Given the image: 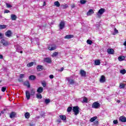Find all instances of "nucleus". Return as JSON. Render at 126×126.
I'll return each instance as SVG.
<instances>
[{
  "mask_svg": "<svg viewBox=\"0 0 126 126\" xmlns=\"http://www.w3.org/2000/svg\"><path fill=\"white\" fill-rule=\"evenodd\" d=\"M34 126V125H33V124H30V126Z\"/></svg>",
  "mask_w": 126,
  "mask_h": 126,
  "instance_id": "obj_59",
  "label": "nucleus"
},
{
  "mask_svg": "<svg viewBox=\"0 0 126 126\" xmlns=\"http://www.w3.org/2000/svg\"><path fill=\"white\" fill-rule=\"evenodd\" d=\"M11 20H16V19H17V17L16 16V15H15L14 14H11Z\"/></svg>",
  "mask_w": 126,
  "mask_h": 126,
  "instance_id": "obj_20",
  "label": "nucleus"
},
{
  "mask_svg": "<svg viewBox=\"0 0 126 126\" xmlns=\"http://www.w3.org/2000/svg\"><path fill=\"white\" fill-rule=\"evenodd\" d=\"M124 46H126V41H125V42H124Z\"/></svg>",
  "mask_w": 126,
  "mask_h": 126,
  "instance_id": "obj_60",
  "label": "nucleus"
},
{
  "mask_svg": "<svg viewBox=\"0 0 126 126\" xmlns=\"http://www.w3.org/2000/svg\"><path fill=\"white\" fill-rule=\"evenodd\" d=\"M25 76V74H20V78H23Z\"/></svg>",
  "mask_w": 126,
  "mask_h": 126,
  "instance_id": "obj_46",
  "label": "nucleus"
},
{
  "mask_svg": "<svg viewBox=\"0 0 126 126\" xmlns=\"http://www.w3.org/2000/svg\"><path fill=\"white\" fill-rule=\"evenodd\" d=\"M83 101L84 103H88V98H87L86 97H84Z\"/></svg>",
  "mask_w": 126,
  "mask_h": 126,
  "instance_id": "obj_38",
  "label": "nucleus"
},
{
  "mask_svg": "<svg viewBox=\"0 0 126 126\" xmlns=\"http://www.w3.org/2000/svg\"><path fill=\"white\" fill-rule=\"evenodd\" d=\"M37 119H39V118H40V117H37Z\"/></svg>",
  "mask_w": 126,
  "mask_h": 126,
  "instance_id": "obj_64",
  "label": "nucleus"
},
{
  "mask_svg": "<svg viewBox=\"0 0 126 126\" xmlns=\"http://www.w3.org/2000/svg\"><path fill=\"white\" fill-rule=\"evenodd\" d=\"M5 35L6 37H8L9 38L12 36V32H11V31L10 30H8L5 32Z\"/></svg>",
  "mask_w": 126,
  "mask_h": 126,
  "instance_id": "obj_4",
  "label": "nucleus"
},
{
  "mask_svg": "<svg viewBox=\"0 0 126 126\" xmlns=\"http://www.w3.org/2000/svg\"><path fill=\"white\" fill-rule=\"evenodd\" d=\"M50 102H51V100H50V99H45V103H46L47 105V104H49Z\"/></svg>",
  "mask_w": 126,
  "mask_h": 126,
  "instance_id": "obj_43",
  "label": "nucleus"
},
{
  "mask_svg": "<svg viewBox=\"0 0 126 126\" xmlns=\"http://www.w3.org/2000/svg\"><path fill=\"white\" fill-rule=\"evenodd\" d=\"M58 55H59V53L55 52L52 54V57H53V58H54V57H57V56H58Z\"/></svg>",
  "mask_w": 126,
  "mask_h": 126,
  "instance_id": "obj_37",
  "label": "nucleus"
},
{
  "mask_svg": "<svg viewBox=\"0 0 126 126\" xmlns=\"http://www.w3.org/2000/svg\"><path fill=\"white\" fill-rule=\"evenodd\" d=\"M60 118L62 121H66V116L65 115H60Z\"/></svg>",
  "mask_w": 126,
  "mask_h": 126,
  "instance_id": "obj_21",
  "label": "nucleus"
},
{
  "mask_svg": "<svg viewBox=\"0 0 126 126\" xmlns=\"http://www.w3.org/2000/svg\"><path fill=\"white\" fill-rule=\"evenodd\" d=\"M118 123L119 122H118V121L117 120L113 121V124L114 125H117V124H118Z\"/></svg>",
  "mask_w": 126,
  "mask_h": 126,
  "instance_id": "obj_47",
  "label": "nucleus"
},
{
  "mask_svg": "<svg viewBox=\"0 0 126 126\" xmlns=\"http://www.w3.org/2000/svg\"><path fill=\"white\" fill-rule=\"evenodd\" d=\"M120 73L122 74H126V69H122L120 70Z\"/></svg>",
  "mask_w": 126,
  "mask_h": 126,
  "instance_id": "obj_39",
  "label": "nucleus"
},
{
  "mask_svg": "<svg viewBox=\"0 0 126 126\" xmlns=\"http://www.w3.org/2000/svg\"><path fill=\"white\" fill-rule=\"evenodd\" d=\"M44 62L48 63H52V59L50 58H46L44 59Z\"/></svg>",
  "mask_w": 126,
  "mask_h": 126,
  "instance_id": "obj_13",
  "label": "nucleus"
},
{
  "mask_svg": "<svg viewBox=\"0 0 126 126\" xmlns=\"http://www.w3.org/2000/svg\"><path fill=\"white\" fill-rule=\"evenodd\" d=\"M100 60H95V61H94V64L95 65H100Z\"/></svg>",
  "mask_w": 126,
  "mask_h": 126,
  "instance_id": "obj_25",
  "label": "nucleus"
},
{
  "mask_svg": "<svg viewBox=\"0 0 126 126\" xmlns=\"http://www.w3.org/2000/svg\"><path fill=\"white\" fill-rule=\"evenodd\" d=\"M0 44L4 46V47H7V46H9L10 43L8 42V41L4 39H2L0 41Z\"/></svg>",
  "mask_w": 126,
  "mask_h": 126,
  "instance_id": "obj_1",
  "label": "nucleus"
},
{
  "mask_svg": "<svg viewBox=\"0 0 126 126\" xmlns=\"http://www.w3.org/2000/svg\"><path fill=\"white\" fill-rule=\"evenodd\" d=\"M99 107H100V103L97 101L94 102L92 106L93 109H98Z\"/></svg>",
  "mask_w": 126,
  "mask_h": 126,
  "instance_id": "obj_3",
  "label": "nucleus"
},
{
  "mask_svg": "<svg viewBox=\"0 0 126 126\" xmlns=\"http://www.w3.org/2000/svg\"><path fill=\"white\" fill-rule=\"evenodd\" d=\"M55 5L56 6H57V7H60L61 6V3H60V2L59 1H56L54 2Z\"/></svg>",
  "mask_w": 126,
  "mask_h": 126,
  "instance_id": "obj_26",
  "label": "nucleus"
},
{
  "mask_svg": "<svg viewBox=\"0 0 126 126\" xmlns=\"http://www.w3.org/2000/svg\"><path fill=\"white\" fill-rule=\"evenodd\" d=\"M107 53L109 55H114V54L115 53V50H114L112 48H108L107 49Z\"/></svg>",
  "mask_w": 126,
  "mask_h": 126,
  "instance_id": "obj_8",
  "label": "nucleus"
},
{
  "mask_svg": "<svg viewBox=\"0 0 126 126\" xmlns=\"http://www.w3.org/2000/svg\"><path fill=\"white\" fill-rule=\"evenodd\" d=\"M125 60H126V58L124 56H121L118 57L119 62H123V61H125Z\"/></svg>",
  "mask_w": 126,
  "mask_h": 126,
  "instance_id": "obj_16",
  "label": "nucleus"
},
{
  "mask_svg": "<svg viewBox=\"0 0 126 126\" xmlns=\"http://www.w3.org/2000/svg\"><path fill=\"white\" fill-rule=\"evenodd\" d=\"M41 117H44V116H45V112H41Z\"/></svg>",
  "mask_w": 126,
  "mask_h": 126,
  "instance_id": "obj_50",
  "label": "nucleus"
},
{
  "mask_svg": "<svg viewBox=\"0 0 126 126\" xmlns=\"http://www.w3.org/2000/svg\"><path fill=\"white\" fill-rule=\"evenodd\" d=\"M0 116H1V113H0Z\"/></svg>",
  "mask_w": 126,
  "mask_h": 126,
  "instance_id": "obj_63",
  "label": "nucleus"
},
{
  "mask_svg": "<svg viewBox=\"0 0 126 126\" xmlns=\"http://www.w3.org/2000/svg\"><path fill=\"white\" fill-rule=\"evenodd\" d=\"M36 98H37V99H42V94H41L40 93L36 94Z\"/></svg>",
  "mask_w": 126,
  "mask_h": 126,
  "instance_id": "obj_33",
  "label": "nucleus"
},
{
  "mask_svg": "<svg viewBox=\"0 0 126 126\" xmlns=\"http://www.w3.org/2000/svg\"><path fill=\"white\" fill-rule=\"evenodd\" d=\"M119 121L122 123H126V118L125 116H121L119 118Z\"/></svg>",
  "mask_w": 126,
  "mask_h": 126,
  "instance_id": "obj_9",
  "label": "nucleus"
},
{
  "mask_svg": "<svg viewBox=\"0 0 126 126\" xmlns=\"http://www.w3.org/2000/svg\"><path fill=\"white\" fill-rule=\"evenodd\" d=\"M105 9L103 8H101L98 10V11L97 13V15H99V14H100V15H102V14H103V13H104V12H105Z\"/></svg>",
  "mask_w": 126,
  "mask_h": 126,
  "instance_id": "obj_6",
  "label": "nucleus"
},
{
  "mask_svg": "<svg viewBox=\"0 0 126 126\" xmlns=\"http://www.w3.org/2000/svg\"><path fill=\"white\" fill-rule=\"evenodd\" d=\"M65 24H64V22L61 21L59 24V28L61 30H63V28H64Z\"/></svg>",
  "mask_w": 126,
  "mask_h": 126,
  "instance_id": "obj_5",
  "label": "nucleus"
},
{
  "mask_svg": "<svg viewBox=\"0 0 126 126\" xmlns=\"http://www.w3.org/2000/svg\"><path fill=\"white\" fill-rule=\"evenodd\" d=\"M68 82H69V84L71 85L74 84V83H75V81H74L73 79H69L68 80Z\"/></svg>",
  "mask_w": 126,
  "mask_h": 126,
  "instance_id": "obj_34",
  "label": "nucleus"
},
{
  "mask_svg": "<svg viewBox=\"0 0 126 126\" xmlns=\"http://www.w3.org/2000/svg\"><path fill=\"white\" fill-rule=\"evenodd\" d=\"M74 37V35L73 34H69L66 35L64 37V39H71V38H73Z\"/></svg>",
  "mask_w": 126,
  "mask_h": 126,
  "instance_id": "obj_10",
  "label": "nucleus"
},
{
  "mask_svg": "<svg viewBox=\"0 0 126 126\" xmlns=\"http://www.w3.org/2000/svg\"><path fill=\"white\" fill-rule=\"evenodd\" d=\"M25 117L26 119H29L30 118V113L29 112H27L25 114Z\"/></svg>",
  "mask_w": 126,
  "mask_h": 126,
  "instance_id": "obj_27",
  "label": "nucleus"
},
{
  "mask_svg": "<svg viewBox=\"0 0 126 126\" xmlns=\"http://www.w3.org/2000/svg\"><path fill=\"white\" fill-rule=\"evenodd\" d=\"M61 6L63 7V9H66L68 7V5L67 4H62Z\"/></svg>",
  "mask_w": 126,
  "mask_h": 126,
  "instance_id": "obj_29",
  "label": "nucleus"
},
{
  "mask_svg": "<svg viewBox=\"0 0 126 126\" xmlns=\"http://www.w3.org/2000/svg\"><path fill=\"white\" fill-rule=\"evenodd\" d=\"M63 67H62L60 70V71H63Z\"/></svg>",
  "mask_w": 126,
  "mask_h": 126,
  "instance_id": "obj_57",
  "label": "nucleus"
},
{
  "mask_svg": "<svg viewBox=\"0 0 126 126\" xmlns=\"http://www.w3.org/2000/svg\"><path fill=\"white\" fill-rule=\"evenodd\" d=\"M118 33H119V31L116 28H114V33H113V35H116Z\"/></svg>",
  "mask_w": 126,
  "mask_h": 126,
  "instance_id": "obj_40",
  "label": "nucleus"
},
{
  "mask_svg": "<svg viewBox=\"0 0 126 126\" xmlns=\"http://www.w3.org/2000/svg\"><path fill=\"white\" fill-rule=\"evenodd\" d=\"M23 51H20V54H23Z\"/></svg>",
  "mask_w": 126,
  "mask_h": 126,
  "instance_id": "obj_62",
  "label": "nucleus"
},
{
  "mask_svg": "<svg viewBox=\"0 0 126 126\" xmlns=\"http://www.w3.org/2000/svg\"><path fill=\"white\" fill-rule=\"evenodd\" d=\"M5 28H6V25H0V30H2V29H5Z\"/></svg>",
  "mask_w": 126,
  "mask_h": 126,
  "instance_id": "obj_30",
  "label": "nucleus"
},
{
  "mask_svg": "<svg viewBox=\"0 0 126 126\" xmlns=\"http://www.w3.org/2000/svg\"><path fill=\"white\" fill-rule=\"evenodd\" d=\"M35 93H36V92L35 91V89H32L31 90V95L32 96H34L35 95Z\"/></svg>",
  "mask_w": 126,
  "mask_h": 126,
  "instance_id": "obj_23",
  "label": "nucleus"
},
{
  "mask_svg": "<svg viewBox=\"0 0 126 126\" xmlns=\"http://www.w3.org/2000/svg\"><path fill=\"white\" fill-rule=\"evenodd\" d=\"M33 65H34V62L30 63L27 65L28 67H31V66H33Z\"/></svg>",
  "mask_w": 126,
  "mask_h": 126,
  "instance_id": "obj_31",
  "label": "nucleus"
},
{
  "mask_svg": "<svg viewBox=\"0 0 126 126\" xmlns=\"http://www.w3.org/2000/svg\"><path fill=\"white\" fill-rule=\"evenodd\" d=\"M97 116H95L91 118L90 122H91V123H93V122H94V121H96V120H97Z\"/></svg>",
  "mask_w": 126,
  "mask_h": 126,
  "instance_id": "obj_28",
  "label": "nucleus"
},
{
  "mask_svg": "<svg viewBox=\"0 0 126 126\" xmlns=\"http://www.w3.org/2000/svg\"><path fill=\"white\" fill-rule=\"evenodd\" d=\"M74 7H75V4H73V5L71 6V8H74Z\"/></svg>",
  "mask_w": 126,
  "mask_h": 126,
  "instance_id": "obj_54",
  "label": "nucleus"
},
{
  "mask_svg": "<svg viewBox=\"0 0 126 126\" xmlns=\"http://www.w3.org/2000/svg\"><path fill=\"white\" fill-rule=\"evenodd\" d=\"M2 38H3V34L0 32V39H2Z\"/></svg>",
  "mask_w": 126,
  "mask_h": 126,
  "instance_id": "obj_49",
  "label": "nucleus"
},
{
  "mask_svg": "<svg viewBox=\"0 0 126 126\" xmlns=\"http://www.w3.org/2000/svg\"><path fill=\"white\" fill-rule=\"evenodd\" d=\"M29 79L30 80H35L36 79V76L34 75H32L29 76Z\"/></svg>",
  "mask_w": 126,
  "mask_h": 126,
  "instance_id": "obj_24",
  "label": "nucleus"
},
{
  "mask_svg": "<svg viewBox=\"0 0 126 126\" xmlns=\"http://www.w3.org/2000/svg\"><path fill=\"white\" fill-rule=\"evenodd\" d=\"M46 5V2L44 1L43 4V6H45Z\"/></svg>",
  "mask_w": 126,
  "mask_h": 126,
  "instance_id": "obj_56",
  "label": "nucleus"
},
{
  "mask_svg": "<svg viewBox=\"0 0 126 126\" xmlns=\"http://www.w3.org/2000/svg\"><path fill=\"white\" fill-rule=\"evenodd\" d=\"M117 103H121V100H117Z\"/></svg>",
  "mask_w": 126,
  "mask_h": 126,
  "instance_id": "obj_58",
  "label": "nucleus"
},
{
  "mask_svg": "<svg viewBox=\"0 0 126 126\" xmlns=\"http://www.w3.org/2000/svg\"><path fill=\"white\" fill-rule=\"evenodd\" d=\"M119 87L121 89H124L126 87V84L121 83L120 84Z\"/></svg>",
  "mask_w": 126,
  "mask_h": 126,
  "instance_id": "obj_32",
  "label": "nucleus"
},
{
  "mask_svg": "<svg viewBox=\"0 0 126 126\" xmlns=\"http://www.w3.org/2000/svg\"><path fill=\"white\" fill-rule=\"evenodd\" d=\"M48 49H49V51H54V50H56V49H57V46H56V45H54L53 46L51 47H49Z\"/></svg>",
  "mask_w": 126,
  "mask_h": 126,
  "instance_id": "obj_22",
  "label": "nucleus"
},
{
  "mask_svg": "<svg viewBox=\"0 0 126 126\" xmlns=\"http://www.w3.org/2000/svg\"><path fill=\"white\" fill-rule=\"evenodd\" d=\"M9 12H10V11L8 10H5V11H4V13H9Z\"/></svg>",
  "mask_w": 126,
  "mask_h": 126,
  "instance_id": "obj_48",
  "label": "nucleus"
},
{
  "mask_svg": "<svg viewBox=\"0 0 126 126\" xmlns=\"http://www.w3.org/2000/svg\"><path fill=\"white\" fill-rule=\"evenodd\" d=\"M36 69L38 71L43 70V66L42 65H38L36 67Z\"/></svg>",
  "mask_w": 126,
  "mask_h": 126,
  "instance_id": "obj_15",
  "label": "nucleus"
},
{
  "mask_svg": "<svg viewBox=\"0 0 126 126\" xmlns=\"http://www.w3.org/2000/svg\"><path fill=\"white\" fill-rule=\"evenodd\" d=\"M6 7L8 8H9L10 7H12V5L7 3H6Z\"/></svg>",
  "mask_w": 126,
  "mask_h": 126,
  "instance_id": "obj_44",
  "label": "nucleus"
},
{
  "mask_svg": "<svg viewBox=\"0 0 126 126\" xmlns=\"http://www.w3.org/2000/svg\"><path fill=\"white\" fill-rule=\"evenodd\" d=\"M16 116V113L14 112H12L10 114V118L11 119H13V118H15V116Z\"/></svg>",
  "mask_w": 126,
  "mask_h": 126,
  "instance_id": "obj_14",
  "label": "nucleus"
},
{
  "mask_svg": "<svg viewBox=\"0 0 126 126\" xmlns=\"http://www.w3.org/2000/svg\"><path fill=\"white\" fill-rule=\"evenodd\" d=\"M3 59V56L2 55H0V59L2 60Z\"/></svg>",
  "mask_w": 126,
  "mask_h": 126,
  "instance_id": "obj_52",
  "label": "nucleus"
},
{
  "mask_svg": "<svg viewBox=\"0 0 126 126\" xmlns=\"http://www.w3.org/2000/svg\"><path fill=\"white\" fill-rule=\"evenodd\" d=\"M26 97L27 99V100H30V98H31V94H30V92L28 91H26Z\"/></svg>",
  "mask_w": 126,
  "mask_h": 126,
  "instance_id": "obj_7",
  "label": "nucleus"
},
{
  "mask_svg": "<svg viewBox=\"0 0 126 126\" xmlns=\"http://www.w3.org/2000/svg\"><path fill=\"white\" fill-rule=\"evenodd\" d=\"M99 124V122L98 121H95L94 122V125H98Z\"/></svg>",
  "mask_w": 126,
  "mask_h": 126,
  "instance_id": "obj_53",
  "label": "nucleus"
},
{
  "mask_svg": "<svg viewBox=\"0 0 126 126\" xmlns=\"http://www.w3.org/2000/svg\"><path fill=\"white\" fill-rule=\"evenodd\" d=\"M1 114H4V111H1Z\"/></svg>",
  "mask_w": 126,
  "mask_h": 126,
  "instance_id": "obj_61",
  "label": "nucleus"
},
{
  "mask_svg": "<svg viewBox=\"0 0 126 126\" xmlns=\"http://www.w3.org/2000/svg\"><path fill=\"white\" fill-rule=\"evenodd\" d=\"M24 85H25V86H27L28 88H30V83L29 82V81L25 82Z\"/></svg>",
  "mask_w": 126,
  "mask_h": 126,
  "instance_id": "obj_17",
  "label": "nucleus"
},
{
  "mask_svg": "<svg viewBox=\"0 0 126 126\" xmlns=\"http://www.w3.org/2000/svg\"><path fill=\"white\" fill-rule=\"evenodd\" d=\"M80 73L81 76L83 77H85V76H86V72H85V71H84V70H81Z\"/></svg>",
  "mask_w": 126,
  "mask_h": 126,
  "instance_id": "obj_11",
  "label": "nucleus"
},
{
  "mask_svg": "<svg viewBox=\"0 0 126 126\" xmlns=\"http://www.w3.org/2000/svg\"><path fill=\"white\" fill-rule=\"evenodd\" d=\"M87 44H89V45H92V40L88 39L87 40Z\"/></svg>",
  "mask_w": 126,
  "mask_h": 126,
  "instance_id": "obj_41",
  "label": "nucleus"
},
{
  "mask_svg": "<svg viewBox=\"0 0 126 126\" xmlns=\"http://www.w3.org/2000/svg\"><path fill=\"white\" fill-rule=\"evenodd\" d=\"M49 78H50V79H53V78H54V75H50L49 76Z\"/></svg>",
  "mask_w": 126,
  "mask_h": 126,
  "instance_id": "obj_51",
  "label": "nucleus"
},
{
  "mask_svg": "<svg viewBox=\"0 0 126 126\" xmlns=\"http://www.w3.org/2000/svg\"><path fill=\"white\" fill-rule=\"evenodd\" d=\"M43 91H44V89L42 87H39L37 89V92H38V93H42Z\"/></svg>",
  "mask_w": 126,
  "mask_h": 126,
  "instance_id": "obj_12",
  "label": "nucleus"
},
{
  "mask_svg": "<svg viewBox=\"0 0 126 126\" xmlns=\"http://www.w3.org/2000/svg\"><path fill=\"white\" fill-rule=\"evenodd\" d=\"M18 81L19 82H23V80L22 79V80L19 79Z\"/></svg>",
  "mask_w": 126,
  "mask_h": 126,
  "instance_id": "obj_55",
  "label": "nucleus"
},
{
  "mask_svg": "<svg viewBox=\"0 0 126 126\" xmlns=\"http://www.w3.org/2000/svg\"><path fill=\"white\" fill-rule=\"evenodd\" d=\"M41 84H42L43 87H46V86H47V83L45 81H43L41 82Z\"/></svg>",
  "mask_w": 126,
  "mask_h": 126,
  "instance_id": "obj_35",
  "label": "nucleus"
},
{
  "mask_svg": "<svg viewBox=\"0 0 126 126\" xmlns=\"http://www.w3.org/2000/svg\"><path fill=\"white\" fill-rule=\"evenodd\" d=\"M72 111L74 113L75 116H77L79 114V107L78 106L73 107Z\"/></svg>",
  "mask_w": 126,
  "mask_h": 126,
  "instance_id": "obj_2",
  "label": "nucleus"
},
{
  "mask_svg": "<svg viewBox=\"0 0 126 126\" xmlns=\"http://www.w3.org/2000/svg\"><path fill=\"white\" fill-rule=\"evenodd\" d=\"M73 109H72V107H68L67 109V112L68 113H70V112H71V111H72Z\"/></svg>",
  "mask_w": 126,
  "mask_h": 126,
  "instance_id": "obj_36",
  "label": "nucleus"
},
{
  "mask_svg": "<svg viewBox=\"0 0 126 126\" xmlns=\"http://www.w3.org/2000/svg\"><path fill=\"white\" fill-rule=\"evenodd\" d=\"M93 13H94V11H93V9H90L88 12L87 13V15L88 16L91 15V14H92Z\"/></svg>",
  "mask_w": 126,
  "mask_h": 126,
  "instance_id": "obj_19",
  "label": "nucleus"
},
{
  "mask_svg": "<svg viewBox=\"0 0 126 126\" xmlns=\"http://www.w3.org/2000/svg\"><path fill=\"white\" fill-rule=\"evenodd\" d=\"M100 82H105L106 81V78L105 77V76L102 75L100 79Z\"/></svg>",
  "mask_w": 126,
  "mask_h": 126,
  "instance_id": "obj_18",
  "label": "nucleus"
},
{
  "mask_svg": "<svg viewBox=\"0 0 126 126\" xmlns=\"http://www.w3.org/2000/svg\"><path fill=\"white\" fill-rule=\"evenodd\" d=\"M5 90H6V87H3L1 88L2 92H5Z\"/></svg>",
  "mask_w": 126,
  "mask_h": 126,
  "instance_id": "obj_45",
  "label": "nucleus"
},
{
  "mask_svg": "<svg viewBox=\"0 0 126 126\" xmlns=\"http://www.w3.org/2000/svg\"><path fill=\"white\" fill-rule=\"evenodd\" d=\"M80 2L81 4H85V3H86V0H81Z\"/></svg>",
  "mask_w": 126,
  "mask_h": 126,
  "instance_id": "obj_42",
  "label": "nucleus"
}]
</instances>
